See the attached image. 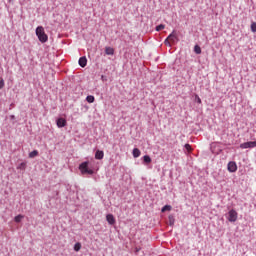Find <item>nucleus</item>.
I'll list each match as a JSON object with an SVG mask.
<instances>
[{
  "instance_id": "23",
  "label": "nucleus",
  "mask_w": 256,
  "mask_h": 256,
  "mask_svg": "<svg viewBox=\"0 0 256 256\" xmlns=\"http://www.w3.org/2000/svg\"><path fill=\"white\" fill-rule=\"evenodd\" d=\"M185 148L188 150V152L192 150L191 144H185Z\"/></svg>"
},
{
  "instance_id": "1",
  "label": "nucleus",
  "mask_w": 256,
  "mask_h": 256,
  "mask_svg": "<svg viewBox=\"0 0 256 256\" xmlns=\"http://www.w3.org/2000/svg\"><path fill=\"white\" fill-rule=\"evenodd\" d=\"M36 36L38 37V40L43 44L49 40L48 34H46L45 28L43 26H38L36 28Z\"/></svg>"
},
{
  "instance_id": "7",
  "label": "nucleus",
  "mask_w": 256,
  "mask_h": 256,
  "mask_svg": "<svg viewBox=\"0 0 256 256\" xmlns=\"http://www.w3.org/2000/svg\"><path fill=\"white\" fill-rule=\"evenodd\" d=\"M56 124L58 128H64L67 126V120H65V118H58Z\"/></svg>"
},
{
  "instance_id": "24",
  "label": "nucleus",
  "mask_w": 256,
  "mask_h": 256,
  "mask_svg": "<svg viewBox=\"0 0 256 256\" xmlns=\"http://www.w3.org/2000/svg\"><path fill=\"white\" fill-rule=\"evenodd\" d=\"M169 221H170L171 225L174 224V222H175L174 216H169Z\"/></svg>"
},
{
  "instance_id": "21",
  "label": "nucleus",
  "mask_w": 256,
  "mask_h": 256,
  "mask_svg": "<svg viewBox=\"0 0 256 256\" xmlns=\"http://www.w3.org/2000/svg\"><path fill=\"white\" fill-rule=\"evenodd\" d=\"M195 100L198 102V104H202V100L198 94L195 95Z\"/></svg>"
},
{
  "instance_id": "22",
  "label": "nucleus",
  "mask_w": 256,
  "mask_h": 256,
  "mask_svg": "<svg viewBox=\"0 0 256 256\" xmlns=\"http://www.w3.org/2000/svg\"><path fill=\"white\" fill-rule=\"evenodd\" d=\"M251 31L256 32V22H252L251 24Z\"/></svg>"
},
{
  "instance_id": "18",
  "label": "nucleus",
  "mask_w": 256,
  "mask_h": 256,
  "mask_svg": "<svg viewBox=\"0 0 256 256\" xmlns=\"http://www.w3.org/2000/svg\"><path fill=\"white\" fill-rule=\"evenodd\" d=\"M167 210H172V206L170 204H166L162 208V212H166Z\"/></svg>"
},
{
  "instance_id": "14",
  "label": "nucleus",
  "mask_w": 256,
  "mask_h": 256,
  "mask_svg": "<svg viewBox=\"0 0 256 256\" xmlns=\"http://www.w3.org/2000/svg\"><path fill=\"white\" fill-rule=\"evenodd\" d=\"M38 154V150H32V152H29V158H35Z\"/></svg>"
},
{
  "instance_id": "13",
  "label": "nucleus",
  "mask_w": 256,
  "mask_h": 256,
  "mask_svg": "<svg viewBox=\"0 0 256 256\" xmlns=\"http://www.w3.org/2000/svg\"><path fill=\"white\" fill-rule=\"evenodd\" d=\"M194 52H195L196 54H202L201 46H199L198 44H196V46H194Z\"/></svg>"
},
{
  "instance_id": "19",
  "label": "nucleus",
  "mask_w": 256,
  "mask_h": 256,
  "mask_svg": "<svg viewBox=\"0 0 256 256\" xmlns=\"http://www.w3.org/2000/svg\"><path fill=\"white\" fill-rule=\"evenodd\" d=\"M86 101L89 102V103L95 102V96H91V95L87 96Z\"/></svg>"
},
{
  "instance_id": "6",
  "label": "nucleus",
  "mask_w": 256,
  "mask_h": 256,
  "mask_svg": "<svg viewBox=\"0 0 256 256\" xmlns=\"http://www.w3.org/2000/svg\"><path fill=\"white\" fill-rule=\"evenodd\" d=\"M229 172H236L238 170V166L236 164V162H228V166H227Z\"/></svg>"
},
{
  "instance_id": "25",
  "label": "nucleus",
  "mask_w": 256,
  "mask_h": 256,
  "mask_svg": "<svg viewBox=\"0 0 256 256\" xmlns=\"http://www.w3.org/2000/svg\"><path fill=\"white\" fill-rule=\"evenodd\" d=\"M4 86H5L4 80H0V89L4 88Z\"/></svg>"
},
{
  "instance_id": "2",
  "label": "nucleus",
  "mask_w": 256,
  "mask_h": 256,
  "mask_svg": "<svg viewBox=\"0 0 256 256\" xmlns=\"http://www.w3.org/2000/svg\"><path fill=\"white\" fill-rule=\"evenodd\" d=\"M79 170L82 174H94L93 168L89 167V162H82L79 166Z\"/></svg>"
},
{
  "instance_id": "20",
  "label": "nucleus",
  "mask_w": 256,
  "mask_h": 256,
  "mask_svg": "<svg viewBox=\"0 0 256 256\" xmlns=\"http://www.w3.org/2000/svg\"><path fill=\"white\" fill-rule=\"evenodd\" d=\"M165 24H160L159 26L156 27L157 32H160L161 30H164Z\"/></svg>"
},
{
  "instance_id": "26",
  "label": "nucleus",
  "mask_w": 256,
  "mask_h": 256,
  "mask_svg": "<svg viewBox=\"0 0 256 256\" xmlns=\"http://www.w3.org/2000/svg\"><path fill=\"white\" fill-rule=\"evenodd\" d=\"M20 168H26V164H25V162H21V164H20Z\"/></svg>"
},
{
  "instance_id": "15",
  "label": "nucleus",
  "mask_w": 256,
  "mask_h": 256,
  "mask_svg": "<svg viewBox=\"0 0 256 256\" xmlns=\"http://www.w3.org/2000/svg\"><path fill=\"white\" fill-rule=\"evenodd\" d=\"M24 218L23 214H17V216H15L14 220L15 222H21Z\"/></svg>"
},
{
  "instance_id": "8",
  "label": "nucleus",
  "mask_w": 256,
  "mask_h": 256,
  "mask_svg": "<svg viewBox=\"0 0 256 256\" xmlns=\"http://www.w3.org/2000/svg\"><path fill=\"white\" fill-rule=\"evenodd\" d=\"M104 156H105V152H103V150H96L95 158L97 160H103Z\"/></svg>"
},
{
  "instance_id": "4",
  "label": "nucleus",
  "mask_w": 256,
  "mask_h": 256,
  "mask_svg": "<svg viewBox=\"0 0 256 256\" xmlns=\"http://www.w3.org/2000/svg\"><path fill=\"white\" fill-rule=\"evenodd\" d=\"M237 218H238L237 210H234V208L229 210V212H228V220H229V222H236Z\"/></svg>"
},
{
  "instance_id": "12",
  "label": "nucleus",
  "mask_w": 256,
  "mask_h": 256,
  "mask_svg": "<svg viewBox=\"0 0 256 256\" xmlns=\"http://www.w3.org/2000/svg\"><path fill=\"white\" fill-rule=\"evenodd\" d=\"M133 156H134V158H139V156H141V150H139V148H134Z\"/></svg>"
},
{
  "instance_id": "3",
  "label": "nucleus",
  "mask_w": 256,
  "mask_h": 256,
  "mask_svg": "<svg viewBox=\"0 0 256 256\" xmlns=\"http://www.w3.org/2000/svg\"><path fill=\"white\" fill-rule=\"evenodd\" d=\"M178 40V36H177V34H176V32H175V30L172 32V34H170L169 36H168V38H166V40H164V44L166 45V46H169V47H171L172 46V44H175V42Z\"/></svg>"
},
{
  "instance_id": "11",
  "label": "nucleus",
  "mask_w": 256,
  "mask_h": 256,
  "mask_svg": "<svg viewBox=\"0 0 256 256\" xmlns=\"http://www.w3.org/2000/svg\"><path fill=\"white\" fill-rule=\"evenodd\" d=\"M114 48H111L110 46H107L106 48H105V53L107 54V55H109V56H113V54H114Z\"/></svg>"
},
{
  "instance_id": "10",
  "label": "nucleus",
  "mask_w": 256,
  "mask_h": 256,
  "mask_svg": "<svg viewBox=\"0 0 256 256\" xmlns=\"http://www.w3.org/2000/svg\"><path fill=\"white\" fill-rule=\"evenodd\" d=\"M79 65L82 68H85V66H87V58H86V56H82L81 58H79Z\"/></svg>"
},
{
  "instance_id": "16",
  "label": "nucleus",
  "mask_w": 256,
  "mask_h": 256,
  "mask_svg": "<svg viewBox=\"0 0 256 256\" xmlns=\"http://www.w3.org/2000/svg\"><path fill=\"white\" fill-rule=\"evenodd\" d=\"M81 246H82L81 242H76L74 244V250H76V252H79V250H81Z\"/></svg>"
},
{
  "instance_id": "5",
  "label": "nucleus",
  "mask_w": 256,
  "mask_h": 256,
  "mask_svg": "<svg viewBox=\"0 0 256 256\" xmlns=\"http://www.w3.org/2000/svg\"><path fill=\"white\" fill-rule=\"evenodd\" d=\"M240 148H256V141L243 142L242 144H240Z\"/></svg>"
},
{
  "instance_id": "9",
  "label": "nucleus",
  "mask_w": 256,
  "mask_h": 256,
  "mask_svg": "<svg viewBox=\"0 0 256 256\" xmlns=\"http://www.w3.org/2000/svg\"><path fill=\"white\" fill-rule=\"evenodd\" d=\"M106 220L109 224H115L116 218L113 216V214H107Z\"/></svg>"
},
{
  "instance_id": "17",
  "label": "nucleus",
  "mask_w": 256,
  "mask_h": 256,
  "mask_svg": "<svg viewBox=\"0 0 256 256\" xmlns=\"http://www.w3.org/2000/svg\"><path fill=\"white\" fill-rule=\"evenodd\" d=\"M144 162H146L147 164H150L152 162V158L149 155H145L143 158Z\"/></svg>"
}]
</instances>
